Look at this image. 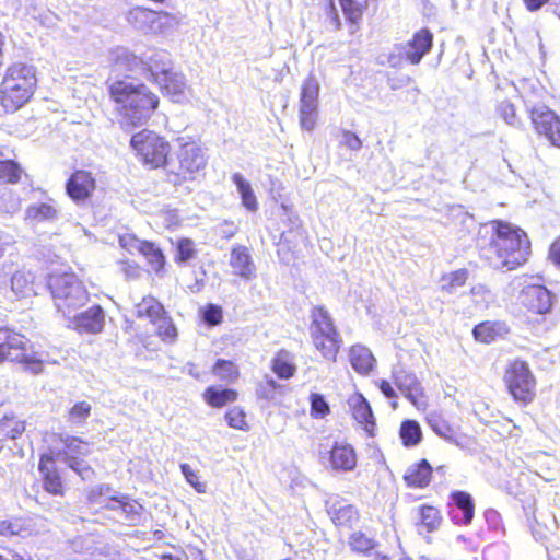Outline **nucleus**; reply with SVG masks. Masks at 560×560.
Masks as SVG:
<instances>
[{
	"mask_svg": "<svg viewBox=\"0 0 560 560\" xmlns=\"http://www.w3.org/2000/svg\"><path fill=\"white\" fill-rule=\"evenodd\" d=\"M348 404L352 410L353 418L364 425V430L369 435H374L376 423L366 398L362 394H354L348 399Z\"/></svg>",
	"mask_w": 560,
	"mask_h": 560,
	"instance_id": "22",
	"label": "nucleus"
},
{
	"mask_svg": "<svg viewBox=\"0 0 560 560\" xmlns=\"http://www.w3.org/2000/svg\"><path fill=\"white\" fill-rule=\"evenodd\" d=\"M498 113L508 125L517 126L518 119L516 117L515 107L511 102H501L498 105Z\"/></svg>",
	"mask_w": 560,
	"mask_h": 560,
	"instance_id": "51",
	"label": "nucleus"
},
{
	"mask_svg": "<svg viewBox=\"0 0 560 560\" xmlns=\"http://www.w3.org/2000/svg\"><path fill=\"white\" fill-rule=\"evenodd\" d=\"M202 318L208 325L215 326L222 320V308L215 304H209L203 311Z\"/></svg>",
	"mask_w": 560,
	"mask_h": 560,
	"instance_id": "55",
	"label": "nucleus"
},
{
	"mask_svg": "<svg viewBox=\"0 0 560 560\" xmlns=\"http://www.w3.org/2000/svg\"><path fill=\"white\" fill-rule=\"evenodd\" d=\"M68 196L75 202L86 200L95 189V179L86 171H75L66 185Z\"/></svg>",
	"mask_w": 560,
	"mask_h": 560,
	"instance_id": "19",
	"label": "nucleus"
},
{
	"mask_svg": "<svg viewBox=\"0 0 560 560\" xmlns=\"http://www.w3.org/2000/svg\"><path fill=\"white\" fill-rule=\"evenodd\" d=\"M521 303L530 312L546 314L552 306V295L540 284H527L520 295Z\"/></svg>",
	"mask_w": 560,
	"mask_h": 560,
	"instance_id": "16",
	"label": "nucleus"
},
{
	"mask_svg": "<svg viewBox=\"0 0 560 560\" xmlns=\"http://www.w3.org/2000/svg\"><path fill=\"white\" fill-rule=\"evenodd\" d=\"M432 467L427 459L410 466L405 475V480L411 487L424 488L429 485L432 475Z\"/></svg>",
	"mask_w": 560,
	"mask_h": 560,
	"instance_id": "28",
	"label": "nucleus"
},
{
	"mask_svg": "<svg viewBox=\"0 0 560 560\" xmlns=\"http://www.w3.org/2000/svg\"><path fill=\"white\" fill-rule=\"evenodd\" d=\"M203 398L211 407L220 408L229 402L235 401L237 393L231 388L210 386L205 390Z\"/></svg>",
	"mask_w": 560,
	"mask_h": 560,
	"instance_id": "31",
	"label": "nucleus"
},
{
	"mask_svg": "<svg viewBox=\"0 0 560 560\" xmlns=\"http://www.w3.org/2000/svg\"><path fill=\"white\" fill-rule=\"evenodd\" d=\"M180 470L183 475L185 476L186 481L194 487V489L199 493L206 492V483L199 481L198 474L192 470V468L188 464H182Z\"/></svg>",
	"mask_w": 560,
	"mask_h": 560,
	"instance_id": "50",
	"label": "nucleus"
},
{
	"mask_svg": "<svg viewBox=\"0 0 560 560\" xmlns=\"http://www.w3.org/2000/svg\"><path fill=\"white\" fill-rule=\"evenodd\" d=\"M490 243L481 249V256L494 269L513 270L523 265L529 255L526 233L510 223L493 221Z\"/></svg>",
	"mask_w": 560,
	"mask_h": 560,
	"instance_id": "1",
	"label": "nucleus"
},
{
	"mask_svg": "<svg viewBox=\"0 0 560 560\" xmlns=\"http://www.w3.org/2000/svg\"><path fill=\"white\" fill-rule=\"evenodd\" d=\"M54 460L49 456H42L39 470L43 474L44 489L55 495L62 494V482L54 469Z\"/></svg>",
	"mask_w": 560,
	"mask_h": 560,
	"instance_id": "27",
	"label": "nucleus"
},
{
	"mask_svg": "<svg viewBox=\"0 0 560 560\" xmlns=\"http://www.w3.org/2000/svg\"><path fill=\"white\" fill-rule=\"evenodd\" d=\"M165 314L164 306L153 296H144L135 305V315L140 319H149L151 323Z\"/></svg>",
	"mask_w": 560,
	"mask_h": 560,
	"instance_id": "29",
	"label": "nucleus"
},
{
	"mask_svg": "<svg viewBox=\"0 0 560 560\" xmlns=\"http://www.w3.org/2000/svg\"><path fill=\"white\" fill-rule=\"evenodd\" d=\"M162 90L168 95L173 102L182 103L188 100L190 95V89L186 83L184 74L178 72H170L168 74L161 77L156 82Z\"/></svg>",
	"mask_w": 560,
	"mask_h": 560,
	"instance_id": "21",
	"label": "nucleus"
},
{
	"mask_svg": "<svg viewBox=\"0 0 560 560\" xmlns=\"http://www.w3.org/2000/svg\"><path fill=\"white\" fill-rule=\"evenodd\" d=\"M467 279L468 271L466 269H458L444 275L441 278V290L447 294H454L458 288L466 283Z\"/></svg>",
	"mask_w": 560,
	"mask_h": 560,
	"instance_id": "34",
	"label": "nucleus"
},
{
	"mask_svg": "<svg viewBox=\"0 0 560 560\" xmlns=\"http://www.w3.org/2000/svg\"><path fill=\"white\" fill-rule=\"evenodd\" d=\"M11 288L21 298L38 294L34 276L28 271H18L12 276Z\"/></svg>",
	"mask_w": 560,
	"mask_h": 560,
	"instance_id": "30",
	"label": "nucleus"
},
{
	"mask_svg": "<svg viewBox=\"0 0 560 560\" xmlns=\"http://www.w3.org/2000/svg\"><path fill=\"white\" fill-rule=\"evenodd\" d=\"M63 444L62 460L83 479L90 477L92 470L83 458L90 454V445L80 438L60 436Z\"/></svg>",
	"mask_w": 560,
	"mask_h": 560,
	"instance_id": "12",
	"label": "nucleus"
},
{
	"mask_svg": "<svg viewBox=\"0 0 560 560\" xmlns=\"http://www.w3.org/2000/svg\"><path fill=\"white\" fill-rule=\"evenodd\" d=\"M311 335L313 343L324 358L336 361L341 338L334 326L329 313L322 306L312 310Z\"/></svg>",
	"mask_w": 560,
	"mask_h": 560,
	"instance_id": "6",
	"label": "nucleus"
},
{
	"mask_svg": "<svg viewBox=\"0 0 560 560\" xmlns=\"http://www.w3.org/2000/svg\"><path fill=\"white\" fill-rule=\"evenodd\" d=\"M230 265L233 273L240 276L245 280H252L256 277L255 264L244 246H238L232 249Z\"/></svg>",
	"mask_w": 560,
	"mask_h": 560,
	"instance_id": "24",
	"label": "nucleus"
},
{
	"mask_svg": "<svg viewBox=\"0 0 560 560\" xmlns=\"http://www.w3.org/2000/svg\"><path fill=\"white\" fill-rule=\"evenodd\" d=\"M432 429L440 435V436H443L445 439H450V434L452 432V429L450 428V425H447L445 422L443 421H436V422H433L432 424Z\"/></svg>",
	"mask_w": 560,
	"mask_h": 560,
	"instance_id": "61",
	"label": "nucleus"
},
{
	"mask_svg": "<svg viewBox=\"0 0 560 560\" xmlns=\"http://www.w3.org/2000/svg\"><path fill=\"white\" fill-rule=\"evenodd\" d=\"M118 504L124 520L128 525H137L140 523L143 512V506L140 503L126 497L125 501H120Z\"/></svg>",
	"mask_w": 560,
	"mask_h": 560,
	"instance_id": "36",
	"label": "nucleus"
},
{
	"mask_svg": "<svg viewBox=\"0 0 560 560\" xmlns=\"http://www.w3.org/2000/svg\"><path fill=\"white\" fill-rule=\"evenodd\" d=\"M499 331L500 324L491 322L481 323L477 325L472 330L476 340L486 343L493 341Z\"/></svg>",
	"mask_w": 560,
	"mask_h": 560,
	"instance_id": "40",
	"label": "nucleus"
},
{
	"mask_svg": "<svg viewBox=\"0 0 560 560\" xmlns=\"http://www.w3.org/2000/svg\"><path fill=\"white\" fill-rule=\"evenodd\" d=\"M213 373L222 380H231L237 376V369L231 361L219 359L214 366Z\"/></svg>",
	"mask_w": 560,
	"mask_h": 560,
	"instance_id": "49",
	"label": "nucleus"
},
{
	"mask_svg": "<svg viewBox=\"0 0 560 560\" xmlns=\"http://www.w3.org/2000/svg\"><path fill=\"white\" fill-rule=\"evenodd\" d=\"M147 241H141L132 234H124L119 236V245L126 250L133 253L142 250Z\"/></svg>",
	"mask_w": 560,
	"mask_h": 560,
	"instance_id": "53",
	"label": "nucleus"
},
{
	"mask_svg": "<svg viewBox=\"0 0 560 560\" xmlns=\"http://www.w3.org/2000/svg\"><path fill=\"white\" fill-rule=\"evenodd\" d=\"M451 500L448 510L451 520L457 525H469L475 515L472 497L465 491L457 490L451 493Z\"/></svg>",
	"mask_w": 560,
	"mask_h": 560,
	"instance_id": "17",
	"label": "nucleus"
},
{
	"mask_svg": "<svg viewBox=\"0 0 560 560\" xmlns=\"http://www.w3.org/2000/svg\"><path fill=\"white\" fill-rule=\"evenodd\" d=\"M112 489L107 485H100L92 488L89 492L88 499L91 503L103 504V498L109 499Z\"/></svg>",
	"mask_w": 560,
	"mask_h": 560,
	"instance_id": "54",
	"label": "nucleus"
},
{
	"mask_svg": "<svg viewBox=\"0 0 560 560\" xmlns=\"http://www.w3.org/2000/svg\"><path fill=\"white\" fill-rule=\"evenodd\" d=\"M433 36L429 30L423 28L417 32L412 39L402 45L406 60L411 65H418L422 58L431 50Z\"/></svg>",
	"mask_w": 560,
	"mask_h": 560,
	"instance_id": "20",
	"label": "nucleus"
},
{
	"mask_svg": "<svg viewBox=\"0 0 560 560\" xmlns=\"http://www.w3.org/2000/svg\"><path fill=\"white\" fill-rule=\"evenodd\" d=\"M245 412L240 407H233L225 413L229 427L237 430L248 431V424L245 420Z\"/></svg>",
	"mask_w": 560,
	"mask_h": 560,
	"instance_id": "46",
	"label": "nucleus"
},
{
	"mask_svg": "<svg viewBox=\"0 0 560 560\" xmlns=\"http://www.w3.org/2000/svg\"><path fill=\"white\" fill-rule=\"evenodd\" d=\"M272 370L279 377L290 378L295 372V366L278 357L273 360Z\"/></svg>",
	"mask_w": 560,
	"mask_h": 560,
	"instance_id": "52",
	"label": "nucleus"
},
{
	"mask_svg": "<svg viewBox=\"0 0 560 560\" xmlns=\"http://www.w3.org/2000/svg\"><path fill=\"white\" fill-rule=\"evenodd\" d=\"M548 0H524L527 10L537 11L539 10Z\"/></svg>",
	"mask_w": 560,
	"mask_h": 560,
	"instance_id": "64",
	"label": "nucleus"
},
{
	"mask_svg": "<svg viewBox=\"0 0 560 560\" xmlns=\"http://www.w3.org/2000/svg\"><path fill=\"white\" fill-rule=\"evenodd\" d=\"M179 150L177 159L179 163L178 176L184 180L191 178L192 174L202 170L206 164V158L200 147L192 141L184 142L183 138L178 139Z\"/></svg>",
	"mask_w": 560,
	"mask_h": 560,
	"instance_id": "14",
	"label": "nucleus"
},
{
	"mask_svg": "<svg viewBox=\"0 0 560 560\" xmlns=\"http://www.w3.org/2000/svg\"><path fill=\"white\" fill-rule=\"evenodd\" d=\"M485 518L490 525L497 526L500 521V515L495 510L490 509L485 512Z\"/></svg>",
	"mask_w": 560,
	"mask_h": 560,
	"instance_id": "63",
	"label": "nucleus"
},
{
	"mask_svg": "<svg viewBox=\"0 0 560 560\" xmlns=\"http://www.w3.org/2000/svg\"><path fill=\"white\" fill-rule=\"evenodd\" d=\"M397 51H393L387 55V63L392 68H401L404 61L406 60V55L402 50V45L397 47Z\"/></svg>",
	"mask_w": 560,
	"mask_h": 560,
	"instance_id": "60",
	"label": "nucleus"
},
{
	"mask_svg": "<svg viewBox=\"0 0 560 560\" xmlns=\"http://www.w3.org/2000/svg\"><path fill=\"white\" fill-rule=\"evenodd\" d=\"M310 402L311 416L315 419H322L330 412V407L322 394H311Z\"/></svg>",
	"mask_w": 560,
	"mask_h": 560,
	"instance_id": "44",
	"label": "nucleus"
},
{
	"mask_svg": "<svg viewBox=\"0 0 560 560\" xmlns=\"http://www.w3.org/2000/svg\"><path fill=\"white\" fill-rule=\"evenodd\" d=\"M232 182L237 188V191L241 196L243 206L248 211H256L258 209V202L256 199V196L254 194V190L252 188V185L248 180H246L242 174L234 173L232 175Z\"/></svg>",
	"mask_w": 560,
	"mask_h": 560,
	"instance_id": "32",
	"label": "nucleus"
},
{
	"mask_svg": "<svg viewBox=\"0 0 560 560\" xmlns=\"http://www.w3.org/2000/svg\"><path fill=\"white\" fill-rule=\"evenodd\" d=\"M530 119L539 135H544L553 145L560 148V118L546 106L535 107Z\"/></svg>",
	"mask_w": 560,
	"mask_h": 560,
	"instance_id": "15",
	"label": "nucleus"
},
{
	"mask_svg": "<svg viewBox=\"0 0 560 560\" xmlns=\"http://www.w3.org/2000/svg\"><path fill=\"white\" fill-rule=\"evenodd\" d=\"M114 71L133 74L143 72L158 82V79L172 72L171 56L165 50H154L145 57V61H142L132 52L120 48L116 52Z\"/></svg>",
	"mask_w": 560,
	"mask_h": 560,
	"instance_id": "4",
	"label": "nucleus"
},
{
	"mask_svg": "<svg viewBox=\"0 0 560 560\" xmlns=\"http://www.w3.org/2000/svg\"><path fill=\"white\" fill-rule=\"evenodd\" d=\"M0 427L11 439H18L25 431V422L14 418L4 417L0 421Z\"/></svg>",
	"mask_w": 560,
	"mask_h": 560,
	"instance_id": "48",
	"label": "nucleus"
},
{
	"mask_svg": "<svg viewBox=\"0 0 560 560\" xmlns=\"http://www.w3.org/2000/svg\"><path fill=\"white\" fill-rule=\"evenodd\" d=\"M27 339L9 328L0 327V363L4 361L22 363L27 371L39 374L43 360L35 353H28Z\"/></svg>",
	"mask_w": 560,
	"mask_h": 560,
	"instance_id": "7",
	"label": "nucleus"
},
{
	"mask_svg": "<svg viewBox=\"0 0 560 560\" xmlns=\"http://www.w3.org/2000/svg\"><path fill=\"white\" fill-rule=\"evenodd\" d=\"M57 215L56 207L47 202L31 205L26 209V219L32 222L54 221L57 219Z\"/></svg>",
	"mask_w": 560,
	"mask_h": 560,
	"instance_id": "33",
	"label": "nucleus"
},
{
	"mask_svg": "<svg viewBox=\"0 0 560 560\" xmlns=\"http://www.w3.org/2000/svg\"><path fill=\"white\" fill-rule=\"evenodd\" d=\"M329 463L334 470H353L357 466L354 448L349 444L336 443L330 451Z\"/></svg>",
	"mask_w": 560,
	"mask_h": 560,
	"instance_id": "23",
	"label": "nucleus"
},
{
	"mask_svg": "<svg viewBox=\"0 0 560 560\" xmlns=\"http://www.w3.org/2000/svg\"><path fill=\"white\" fill-rule=\"evenodd\" d=\"M470 293L478 310L487 308L494 301L493 293L482 284L472 287Z\"/></svg>",
	"mask_w": 560,
	"mask_h": 560,
	"instance_id": "41",
	"label": "nucleus"
},
{
	"mask_svg": "<svg viewBox=\"0 0 560 560\" xmlns=\"http://www.w3.org/2000/svg\"><path fill=\"white\" fill-rule=\"evenodd\" d=\"M21 173L20 165L14 161L0 158V183L15 184L20 180Z\"/></svg>",
	"mask_w": 560,
	"mask_h": 560,
	"instance_id": "38",
	"label": "nucleus"
},
{
	"mask_svg": "<svg viewBox=\"0 0 560 560\" xmlns=\"http://www.w3.org/2000/svg\"><path fill=\"white\" fill-rule=\"evenodd\" d=\"M319 83L314 77L304 80L300 97V124L307 131L314 129L317 119Z\"/></svg>",
	"mask_w": 560,
	"mask_h": 560,
	"instance_id": "11",
	"label": "nucleus"
},
{
	"mask_svg": "<svg viewBox=\"0 0 560 560\" xmlns=\"http://www.w3.org/2000/svg\"><path fill=\"white\" fill-rule=\"evenodd\" d=\"M36 84V70L32 65H11L0 83V105L7 113H15L32 98Z\"/></svg>",
	"mask_w": 560,
	"mask_h": 560,
	"instance_id": "3",
	"label": "nucleus"
},
{
	"mask_svg": "<svg viewBox=\"0 0 560 560\" xmlns=\"http://www.w3.org/2000/svg\"><path fill=\"white\" fill-rule=\"evenodd\" d=\"M378 389L381 393L390 401L392 408L397 409L398 402H397V392L395 390L394 386L389 381L386 380H380L376 382Z\"/></svg>",
	"mask_w": 560,
	"mask_h": 560,
	"instance_id": "56",
	"label": "nucleus"
},
{
	"mask_svg": "<svg viewBox=\"0 0 560 560\" xmlns=\"http://www.w3.org/2000/svg\"><path fill=\"white\" fill-rule=\"evenodd\" d=\"M152 324L156 326V332L164 342H175L177 338V328L173 324L171 317L166 315V313L161 315Z\"/></svg>",
	"mask_w": 560,
	"mask_h": 560,
	"instance_id": "37",
	"label": "nucleus"
},
{
	"mask_svg": "<svg viewBox=\"0 0 560 560\" xmlns=\"http://www.w3.org/2000/svg\"><path fill=\"white\" fill-rule=\"evenodd\" d=\"M349 545L353 551L365 553L375 547V541L361 532L350 536Z\"/></svg>",
	"mask_w": 560,
	"mask_h": 560,
	"instance_id": "45",
	"label": "nucleus"
},
{
	"mask_svg": "<svg viewBox=\"0 0 560 560\" xmlns=\"http://www.w3.org/2000/svg\"><path fill=\"white\" fill-rule=\"evenodd\" d=\"M392 378L399 392L418 409L425 410L424 388L416 373L402 364L393 366Z\"/></svg>",
	"mask_w": 560,
	"mask_h": 560,
	"instance_id": "10",
	"label": "nucleus"
},
{
	"mask_svg": "<svg viewBox=\"0 0 560 560\" xmlns=\"http://www.w3.org/2000/svg\"><path fill=\"white\" fill-rule=\"evenodd\" d=\"M130 145L143 164L151 168L165 165L170 153V144L153 131L142 130L131 137Z\"/></svg>",
	"mask_w": 560,
	"mask_h": 560,
	"instance_id": "8",
	"label": "nucleus"
},
{
	"mask_svg": "<svg viewBox=\"0 0 560 560\" xmlns=\"http://www.w3.org/2000/svg\"><path fill=\"white\" fill-rule=\"evenodd\" d=\"M91 405L88 401L77 402L68 412V421L72 424H82L90 417Z\"/></svg>",
	"mask_w": 560,
	"mask_h": 560,
	"instance_id": "43",
	"label": "nucleus"
},
{
	"mask_svg": "<svg viewBox=\"0 0 560 560\" xmlns=\"http://www.w3.org/2000/svg\"><path fill=\"white\" fill-rule=\"evenodd\" d=\"M47 285L57 310L66 316H70L89 300L84 285L74 273L51 275Z\"/></svg>",
	"mask_w": 560,
	"mask_h": 560,
	"instance_id": "5",
	"label": "nucleus"
},
{
	"mask_svg": "<svg viewBox=\"0 0 560 560\" xmlns=\"http://www.w3.org/2000/svg\"><path fill=\"white\" fill-rule=\"evenodd\" d=\"M347 20L355 23L362 16L366 0H339Z\"/></svg>",
	"mask_w": 560,
	"mask_h": 560,
	"instance_id": "42",
	"label": "nucleus"
},
{
	"mask_svg": "<svg viewBox=\"0 0 560 560\" xmlns=\"http://www.w3.org/2000/svg\"><path fill=\"white\" fill-rule=\"evenodd\" d=\"M195 255L194 243L190 240H180L177 245V259L186 262Z\"/></svg>",
	"mask_w": 560,
	"mask_h": 560,
	"instance_id": "57",
	"label": "nucleus"
},
{
	"mask_svg": "<svg viewBox=\"0 0 560 560\" xmlns=\"http://www.w3.org/2000/svg\"><path fill=\"white\" fill-rule=\"evenodd\" d=\"M341 143L353 151H359L362 147L361 139L351 131L343 132Z\"/></svg>",
	"mask_w": 560,
	"mask_h": 560,
	"instance_id": "58",
	"label": "nucleus"
},
{
	"mask_svg": "<svg viewBox=\"0 0 560 560\" xmlns=\"http://www.w3.org/2000/svg\"><path fill=\"white\" fill-rule=\"evenodd\" d=\"M133 73L126 72L122 80L109 85L110 98L117 110L132 125L143 124L158 108L159 97L142 83L136 82Z\"/></svg>",
	"mask_w": 560,
	"mask_h": 560,
	"instance_id": "2",
	"label": "nucleus"
},
{
	"mask_svg": "<svg viewBox=\"0 0 560 560\" xmlns=\"http://www.w3.org/2000/svg\"><path fill=\"white\" fill-rule=\"evenodd\" d=\"M549 256L556 265L560 266V237L552 243Z\"/></svg>",
	"mask_w": 560,
	"mask_h": 560,
	"instance_id": "62",
	"label": "nucleus"
},
{
	"mask_svg": "<svg viewBox=\"0 0 560 560\" xmlns=\"http://www.w3.org/2000/svg\"><path fill=\"white\" fill-rule=\"evenodd\" d=\"M349 358L352 368L358 373L365 375L373 370L375 359L370 349L360 343L352 346Z\"/></svg>",
	"mask_w": 560,
	"mask_h": 560,
	"instance_id": "26",
	"label": "nucleus"
},
{
	"mask_svg": "<svg viewBox=\"0 0 560 560\" xmlns=\"http://www.w3.org/2000/svg\"><path fill=\"white\" fill-rule=\"evenodd\" d=\"M421 524L429 530H434L440 524L439 511L433 506H422L420 510Z\"/></svg>",
	"mask_w": 560,
	"mask_h": 560,
	"instance_id": "47",
	"label": "nucleus"
},
{
	"mask_svg": "<svg viewBox=\"0 0 560 560\" xmlns=\"http://www.w3.org/2000/svg\"><path fill=\"white\" fill-rule=\"evenodd\" d=\"M140 254H142L151 266V269L155 272H159L163 266H164V256L160 248H158L153 243L145 242L144 246L142 247V250H140Z\"/></svg>",
	"mask_w": 560,
	"mask_h": 560,
	"instance_id": "39",
	"label": "nucleus"
},
{
	"mask_svg": "<svg viewBox=\"0 0 560 560\" xmlns=\"http://www.w3.org/2000/svg\"><path fill=\"white\" fill-rule=\"evenodd\" d=\"M127 20L140 31L159 33L171 26L174 19L167 13L137 7L128 12Z\"/></svg>",
	"mask_w": 560,
	"mask_h": 560,
	"instance_id": "13",
	"label": "nucleus"
},
{
	"mask_svg": "<svg viewBox=\"0 0 560 560\" xmlns=\"http://www.w3.org/2000/svg\"><path fill=\"white\" fill-rule=\"evenodd\" d=\"M412 78L407 74L388 77V85L392 90H399L409 86L412 83Z\"/></svg>",
	"mask_w": 560,
	"mask_h": 560,
	"instance_id": "59",
	"label": "nucleus"
},
{
	"mask_svg": "<svg viewBox=\"0 0 560 560\" xmlns=\"http://www.w3.org/2000/svg\"><path fill=\"white\" fill-rule=\"evenodd\" d=\"M399 435L405 446H415L421 440V428L415 420H405L400 425Z\"/></svg>",
	"mask_w": 560,
	"mask_h": 560,
	"instance_id": "35",
	"label": "nucleus"
},
{
	"mask_svg": "<svg viewBox=\"0 0 560 560\" xmlns=\"http://www.w3.org/2000/svg\"><path fill=\"white\" fill-rule=\"evenodd\" d=\"M327 512L337 526L351 527L358 521L359 514L352 504H348L338 495L326 500Z\"/></svg>",
	"mask_w": 560,
	"mask_h": 560,
	"instance_id": "18",
	"label": "nucleus"
},
{
	"mask_svg": "<svg viewBox=\"0 0 560 560\" xmlns=\"http://www.w3.org/2000/svg\"><path fill=\"white\" fill-rule=\"evenodd\" d=\"M74 324L78 330L96 334L104 325V312L101 306H92L85 312L74 316Z\"/></svg>",
	"mask_w": 560,
	"mask_h": 560,
	"instance_id": "25",
	"label": "nucleus"
},
{
	"mask_svg": "<svg viewBox=\"0 0 560 560\" xmlns=\"http://www.w3.org/2000/svg\"><path fill=\"white\" fill-rule=\"evenodd\" d=\"M503 381L514 400L528 404L534 399L536 381L525 361L510 362L505 369Z\"/></svg>",
	"mask_w": 560,
	"mask_h": 560,
	"instance_id": "9",
	"label": "nucleus"
}]
</instances>
